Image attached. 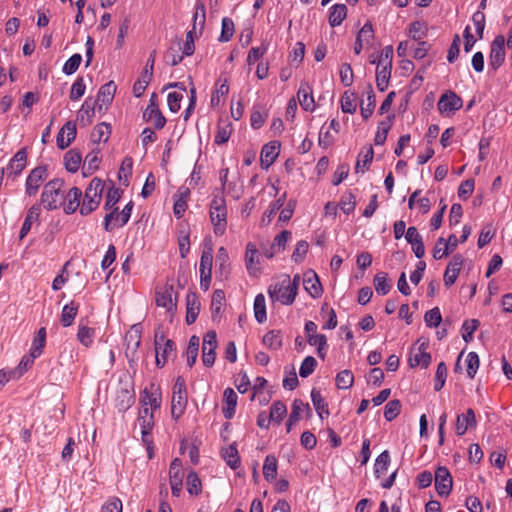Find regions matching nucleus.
Instances as JSON below:
<instances>
[{"mask_svg": "<svg viewBox=\"0 0 512 512\" xmlns=\"http://www.w3.org/2000/svg\"><path fill=\"white\" fill-rule=\"evenodd\" d=\"M95 103L91 99L87 98L78 111L77 120L83 126H87L92 122L95 114Z\"/></svg>", "mask_w": 512, "mask_h": 512, "instance_id": "nucleus-27", "label": "nucleus"}, {"mask_svg": "<svg viewBox=\"0 0 512 512\" xmlns=\"http://www.w3.org/2000/svg\"><path fill=\"white\" fill-rule=\"evenodd\" d=\"M215 86V92L211 96L212 106H218L221 102V98L225 97L229 93V85L227 79H225L223 83L217 82Z\"/></svg>", "mask_w": 512, "mask_h": 512, "instance_id": "nucleus-54", "label": "nucleus"}, {"mask_svg": "<svg viewBox=\"0 0 512 512\" xmlns=\"http://www.w3.org/2000/svg\"><path fill=\"white\" fill-rule=\"evenodd\" d=\"M317 361L313 356H307L301 363L299 374L302 378H307L316 369Z\"/></svg>", "mask_w": 512, "mask_h": 512, "instance_id": "nucleus-60", "label": "nucleus"}, {"mask_svg": "<svg viewBox=\"0 0 512 512\" xmlns=\"http://www.w3.org/2000/svg\"><path fill=\"white\" fill-rule=\"evenodd\" d=\"M41 213V205L36 203L27 211L23 225L20 230L19 238L22 240L31 230L33 223L38 222Z\"/></svg>", "mask_w": 512, "mask_h": 512, "instance_id": "nucleus-25", "label": "nucleus"}, {"mask_svg": "<svg viewBox=\"0 0 512 512\" xmlns=\"http://www.w3.org/2000/svg\"><path fill=\"white\" fill-rule=\"evenodd\" d=\"M82 191L78 187L66 189L65 204H62L66 214L74 213L81 206Z\"/></svg>", "mask_w": 512, "mask_h": 512, "instance_id": "nucleus-22", "label": "nucleus"}, {"mask_svg": "<svg viewBox=\"0 0 512 512\" xmlns=\"http://www.w3.org/2000/svg\"><path fill=\"white\" fill-rule=\"evenodd\" d=\"M356 93L345 91L341 98V109L344 113L354 114L356 112Z\"/></svg>", "mask_w": 512, "mask_h": 512, "instance_id": "nucleus-52", "label": "nucleus"}, {"mask_svg": "<svg viewBox=\"0 0 512 512\" xmlns=\"http://www.w3.org/2000/svg\"><path fill=\"white\" fill-rule=\"evenodd\" d=\"M254 315L259 323H263L267 319L265 297L263 294L256 295L254 299Z\"/></svg>", "mask_w": 512, "mask_h": 512, "instance_id": "nucleus-45", "label": "nucleus"}, {"mask_svg": "<svg viewBox=\"0 0 512 512\" xmlns=\"http://www.w3.org/2000/svg\"><path fill=\"white\" fill-rule=\"evenodd\" d=\"M429 347L428 341H420L418 340L416 342V345H414L410 350L409 355V365L410 367H416L421 366L422 368H427L431 363V355L427 352V349Z\"/></svg>", "mask_w": 512, "mask_h": 512, "instance_id": "nucleus-6", "label": "nucleus"}, {"mask_svg": "<svg viewBox=\"0 0 512 512\" xmlns=\"http://www.w3.org/2000/svg\"><path fill=\"white\" fill-rule=\"evenodd\" d=\"M46 342V329L40 328L33 340L31 351L33 357H39L43 351Z\"/></svg>", "mask_w": 512, "mask_h": 512, "instance_id": "nucleus-47", "label": "nucleus"}, {"mask_svg": "<svg viewBox=\"0 0 512 512\" xmlns=\"http://www.w3.org/2000/svg\"><path fill=\"white\" fill-rule=\"evenodd\" d=\"M392 67L388 66H377L376 71V84L380 91H385L388 87L389 80L391 77Z\"/></svg>", "mask_w": 512, "mask_h": 512, "instance_id": "nucleus-38", "label": "nucleus"}, {"mask_svg": "<svg viewBox=\"0 0 512 512\" xmlns=\"http://www.w3.org/2000/svg\"><path fill=\"white\" fill-rule=\"evenodd\" d=\"M277 468L278 462L276 457L272 454L267 455L263 464V476L268 482L276 479Z\"/></svg>", "mask_w": 512, "mask_h": 512, "instance_id": "nucleus-33", "label": "nucleus"}, {"mask_svg": "<svg viewBox=\"0 0 512 512\" xmlns=\"http://www.w3.org/2000/svg\"><path fill=\"white\" fill-rule=\"evenodd\" d=\"M187 405V393L172 394L171 415L178 420L185 411Z\"/></svg>", "mask_w": 512, "mask_h": 512, "instance_id": "nucleus-28", "label": "nucleus"}, {"mask_svg": "<svg viewBox=\"0 0 512 512\" xmlns=\"http://www.w3.org/2000/svg\"><path fill=\"white\" fill-rule=\"evenodd\" d=\"M104 182L100 178H93L85 190L83 202L80 206L81 215H89L99 206L102 199Z\"/></svg>", "mask_w": 512, "mask_h": 512, "instance_id": "nucleus-3", "label": "nucleus"}, {"mask_svg": "<svg viewBox=\"0 0 512 512\" xmlns=\"http://www.w3.org/2000/svg\"><path fill=\"white\" fill-rule=\"evenodd\" d=\"M187 491L190 495H199L202 491L201 480L197 473L191 470L187 475Z\"/></svg>", "mask_w": 512, "mask_h": 512, "instance_id": "nucleus-51", "label": "nucleus"}, {"mask_svg": "<svg viewBox=\"0 0 512 512\" xmlns=\"http://www.w3.org/2000/svg\"><path fill=\"white\" fill-rule=\"evenodd\" d=\"M340 209L345 214H350L354 211L356 206V198L351 192L344 193L339 203Z\"/></svg>", "mask_w": 512, "mask_h": 512, "instance_id": "nucleus-59", "label": "nucleus"}, {"mask_svg": "<svg viewBox=\"0 0 512 512\" xmlns=\"http://www.w3.org/2000/svg\"><path fill=\"white\" fill-rule=\"evenodd\" d=\"M76 125L72 121H68L60 129L56 137V143L59 149L67 148L76 137Z\"/></svg>", "mask_w": 512, "mask_h": 512, "instance_id": "nucleus-19", "label": "nucleus"}, {"mask_svg": "<svg viewBox=\"0 0 512 512\" xmlns=\"http://www.w3.org/2000/svg\"><path fill=\"white\" fill-rule=\"evenodd\" d=\"M311 400H312V403L314 405V408H315L317 414L319 415V417L321 419L329 416V410H328L327 403L325 402L324 398L321 395V392L318 389H316V388L312 389Z\"/></svg>", "mask_w": 512, "mask_h": 512, "instance_id": "nucleus-31", "label": "nucleus"}, {"mask_svg": "<svg viewBox=\"0 0 512 512\" xmlns=\"http://www.w3.org/2000/svg\"><path fill=\"white\" fill-rule=\"evenodd\" d=\"M64 162L67 171L77 172L82 162L81 153L75 149L69 150L64 156Z\"/></svg>", "mask_w": 512, "mask_h": 512, "instance_id": "nucleus-36", "label": "nucleus"}, {"mask_svg": "<svg viewBox=\"0 0 512 512\" xmlns=\"http://www.w3.org/2000/svg\"><path fill=\"white\" fill-rule=\"evenodd\" d=\"M237 399L238 396L232 388L228 387L224 390V406L222 407V412L226 419H232L234 417Z\"/></svg>", "mask_w": 512, "mask_h": 512, "instance_id": "nucleus-26", "label": "nucleus"}, {"mask_svg": "<svg viewBox=\"0 0 512 512\" xmlns=\"http://www.w3.org/2000/svg\"><path fill=\"white\" fill-rule=\"evenodd\" d=\"M476 426V417L473 409H467L465 414L457 416L456 420V434L462 436L466 433L468 428Z\"/></svg>", "mask_w": 512, "mask_h": 512, "instance_id": "nucleus-24", "label": "nucleus"}, {"mask_svg": "<svg viewBox=\"0 0 512 512\" xmlns=\"http://www.w3.org/2000/svg\"><path fill=\"white\" fill-rule=\"evenodd\" d=\"M213 255L212 249L204 250L200 259V287L204 291H207L211 283V271H212Z\"/></svg>", "mask_w": 512, "mask_h": 512, "instance_id": "nucleus-13", "label": "nucleus"}, {"mask_svg": "<svg viewBox=\"0 0 512 512\" xmlns=\"http://www.w3.org/2000/svg\"><path fill=\"white\" fill-rule=\"evenodd\" d=\"M268 294L272 301L280 302L283 305H291L297 296L295 286L290 287L289 275H285L280 282L270 285Z\"/></svg>", "mask_w": 512, "mask_h": 512, "instance_id": "nucleus-4", "label": "nucleus"}, {"mask_svg": "<svg viewBox=\"0 0 512 512\" xmlns=\"http://www.w3.org/2000/svg\"><path fill=\"white\" fill-rule=\"evenodd\" d=\"M374 151L372 146H369L365 153H360L359 158L355 165L356 173H364L369 169V166L373 160Z\"/></svg>", "mask_w": 512, "mask_h": 512, "instance_id": "nucleus-43", "label": "nucleus"}, {"mask_svg": "<svg viewBox=\"0 0 512 512\" xmlns=\"http://www.w3.org/2000/svg\"><path fill=\"white\" fill-rule=\"evenodd\" d=\"M280 152V143L277 141H272L268 144H265L261 150L260 162L263 168H269L276 158L278 157Z\"/></svg>", "mask_w": 512, "mask_h": 512, "instance_id": "nucleus-21", "label": "nucleus"}, {"mask_svg": "<svg viewBox=\"0 0 512 512\" xmlns=\"http://www.w3.org/2000/svg\"><path fill=\"white\" fill-rule=\"evenodd\" d=\"M156 365L163 367L168 356L175 351V343L170 339H165L164 335L155 333Z\"/></svg>", "mask_w": 512, "mask_h": 512, "instance_id": "nucleus-9", "label": "nucleus"}, {"mask_svg": "<svg viewBox=\"0 0 512 512\" xmlns=\"http://www.w3.org/2000/svg\"><path fill=\"white\" fill-rule=\"evenodd\" d=\"M462 105V99L452 91L444 93L437 104L439 112L447 115L459 110Z\"/></svg>", "mask_w": 512, "mask_h": 512, "instance_id": "nucleus-16", "label": "nucleus"}, {"mask_svg": "<svg viewBox=\"0 0 512 512\" xmlns=\"http://www.w3.org/2000/svg\"><path fill=\"white\" fill-rule=\"evenodd\" d=\"M133 209V203L130 201L125 205L121 212H118V208L115 207L112 211L107 213L104 217V228L106 231H111L113 229L111 222L115 221V224L122 227L124 226L130 219L131 213Z\"/></svg>", "mask_w": 512, "mask_h": 512, "instance_id": "nucleus-11", "label": "nucleus"}, {"mask_svg": "<svg viewBox=\"0 0 512 512\" xmlns=\"http://www.w3.org/2000/svg\"><path fill=\"white\" fill-rule=\"evenodd\" d=\"M424 321L428 327H437L442 321V316L438 307L432 308L424 315Z\"/></svg>", "mask_w": 512, "mask_h": 512, "instance_id": "nucleus-63", "label": "nucleus"}, {"mask_svg": "<svg viewBox=\"0 0 512 512\" xmlns=\"http://www.w3.org/2000/svg\"><path fill=\"white\" fill-rule=\"evenodd\" d=\"M186 302V323L191 325L196 321L198 317L200 311V302L198 301L197 296L193 293L187 295Z\"/></svg>", "mask_w": 512, "mask_h": 512, "instance_id": "nucleus-29", "label": "nucleus"}, {"mask_svg": "<svg viewBox=\"0 0 512 512\" xmlns=\"http://www.w3.org/2000/svg\"><path fill=\"white\" fill-rule=\"evenodd\" d=\"M452 476L446 467L440 466L435 471V488L439 496L446 497L452 489Z\"/></svg>", "mask_w": 512, "mask_h": 512, "instance_id": "nucleus-15", "label": "nucleus"}, {"mask_svg": "<svg viewBox=\"0 0 512 512\" xmlns=\"http://www.w3.org/2000/svg\"><path fill=\"white\" fill-rule=\"evenodd\" d=\"M143 118L145 121H152L156 129H162L166 124V118L159 109H146Z\"/></svg>", "mask_w": 512, "mask_h": 512, "instance_id": "nucleus-42", "label": "nucleus"}, {"mask_svg": "<svg viewBox=\"0 0 512 512\" xmlns=\"http://www.w3.org/2000/svg\"><path fill=\"white\" fill-rule=\"evenodd\" d=\"M142 326L134 324L125 335V356L128 359L130 367L134 366L139 360L138 349L141 344Z\"/></svg>", "mask_w": 512, "mask_h": 512, "instance_id": "nucleus-5", "label": "nucleus"}, {"mask_svg": "<svg viewBox=\"0 0 512 512\" xmlns=\"http://www.w3.org/2000/svg\"><path fill=\"white\" fill-rule=\"evenodd\" d=\"M354 383V376L350 370H342L336 376V386L339 389H349Z\"/></svg>", "mask_w": 512, "mask_h": 512, "instance_id": "nucleus-55", "label": "nucleus"}, {"mask_svg": "<svg viewBox=\"0 0 512 512\" xmlns=\"http://www.w3.org/2000/svg\"><path fill=\"white\" fill-rule=\"evenodd\" d=\"M27 162V153L26 149L22 148L16 152L13 158L10 160L6 169L2 170V173L5 171L9 176L16 177L21 174V172L26 167Z\"/></svg>", "mask_w": 512, "mask_h": 512, "instance_id": "nucleus-17", "label": "nucleus"}, {"mask_svg": "<svg viewBox=\"0 0 512 512\" xmlns=\"http://www.w3.org/2000/svg\"><path fill=\"white\" fill-rule=\"evenodd\" d=\"M347 16V7L345 4H335L331 7L329 14V24L332 27L341 25Z\"/></svg>", "mask_w": 512, "mask_h": 512, "instance_id": "nucleus-34", "label": "nucleus"}, {"mask_svg": "<svg viewBox=\"0 0 512 512\" xmlns=\"http://www.w3.org/2000/svg\"><path fill=\"white\" fill-rule=\"evenodd\" d=\"M178 245L181 258H185L190 250L189 231L187 229L179 231Z\"/></svg>", "mask_w": 512, "mask_h": 512, "instance_id": "nucleus-58", "label": "nucleus"}, {"mask_svg": "<svg viewBox=\"0 0 512 512\" xmlns=\"http://www.w3.org/2000/svg\"><path fill=\"white\" fill-rule=\"evenodd\" d=\"M95 337V330L87 327L82 322L79 323L77 339L85 347H89L93 343Z\"/></svg>", "mask_w": 512, "mask_h": 512, "instance_id": "nucleus-41", "label": "nucleus"}, {"mask_svg": "<svg viewBox=\"0 0 512 512\" xmlns=\"http://www.w3.org/2000/svg\"><path fill=\"white\" fill-rule=\"evenodd\" d=\"M141 403L145 407H149L152 410H156L160 408L161 405V394L157 391L155 392H148L147 390L144 391V395L141 398Z\"/></svg>", "mask_w": 512, "mask_h": 512, "instance_id": "nucleus-48", "label": "nucleus"}, {"mask_svg": "<svg viewBox=\"0 0 512 512\" xmlns=\"http://www.w3.org/2000/svg\"><path fill=\"white\" fill-rule=\"evenodd\" d=\"M48 172L46 166L35 167L28 175L25 185V192L29 196H34L38 192L41 184L47 179Z\"/></svg>", "mask_w": 512, "mask_h": 512, "instance_id": "nucleus-12", "label": "nucleus"}, {"mask_svg": "<svg viewBox=\"0 0 512 512\" xmlns=\"http://www.w3.org/2000/svg\"><path fill=\"white\" fill-rule=\"evenodd\" d=\"M115 92L116 85L113 81H109L100 87L96 100V102H101L99 109H101L102 105H108L113 101Z\"/></svg>", "mask_w": 512, "mask_h": 512, "instance_id": "nucleus-30", "label": "nucleus"}, {"mask_svg": "<svg viewBox=\"0 0 512 512\" xmlns=\"http://www.w3.org/2000/svg\"><path fill=\"white\" fill-rule=\"evenodd\" d=\"M225 303V293L223 290L217 289L213 292L211 301L212 317L219 316Z\"/></svg>", "mask_w": 512, "mask_h": 512, "instance_id": "nucleus-50", "label": "nucleus"}, {"mask_svg": "<svg viewBox=\"0 0 512 512\" xmlns=\"http://www.w3.org/2000/svg\"><path fill=\"white\" fill-rule=\"evenodd\" d=\"M66 187L64 180L55 178L44 185L41 204L46 210H56L65 204Z\"/></svg>", "mask_w": 512, "mask_h": 512, "instance_id": "nucleus-1", "label": "nucleus"}, {"mask_svg": "<svg viewBox=\"0 0 512 512\" xmlns=\"http://www.w3.org/2000/svg\"><path fill=\"white\" fill-rule=\"evenodd\" d=\"M257 253H258V251L255 248V246L253 244L249 243L247 245V249H246L245 260H246V268L250 275H256L260 271V268L258 266L259 261H255V257L257 256Z\"/></svg>", "mask_w": 512, "mask_h": 512, "instance_id": "nucleus-35", "label": "nucleus"}, {"mask_svg": "<svg viewBox=\"0 0 512 512\" xmlns=\"http://www.w3.org/2000/svg\"><path fill=\"white\" fill-rule=\"evenodd\" d=\"M111 135V126L106 122H102L93 128L91 140L93 143L107 142Z\"/></svg>", "mask_w": 512, "mask_h": 512, "instance_id": "nucleus-32", "label": "nucleus"}, {"mask_svg": "<svg viewBox=\"0 0 512 512\" xmlns=\"http://www.w3.org/2000/svg\"><path fill=\"white\" fill-rule=\"evenodd\" d=\"M367 103L364 105V103L361 104L360 110L362 117L366 120L368 119L374 112V108L376 105V99L375 94L373 92V88L371 84H368L367 86Z\"/></svg>", "mask_w": 512, "mask_h": 512, "instance_id": "nucleus-40", "label": "nucleus"}, {"mask_svg": "<svg viewBox=\"0 0 512 512\" xmlns=\"http://www.w3.org/2000/svg\"><path fill=\"white\" fill-rule=\"evenodd\" d=\"M178 294L174 291L173 285H165L156 291V305L163 307L167 312L174 314L177 307Z\"/></svg>", "mask_w": 512, "mask_h": 512, "instance_id": "nucleus-7", "label": "nucleus"}, {"mask_svg": "<svg viewBox=\"0 0 512 512\" xmlns=\"http://www.w3.org/2000/svg\"><path fill=\"white\" fill-rule=\"evenodd\" d=\"M297 97L301 107L305 111H314L315 101L313 97V90L310 84L306 81L301 82L297 92Z\"/></svg>", "mask_w": 512, "mask_h": 512, "instance_id": "nucleus-20", "label": "nucleus"}, {"mask_svg": "<svg viewBox=\"0 0 512 512\" xmlns=\"http://www.w3.org/2000/svg\"><path fill=\"white\" fill-rule=\"evenodd\" d=\"M78 305L71 301L69 304H66L61 313V323L64 327H68L72 325L74 319L78 312Z\"/></svg>", "mask_w": 512, "mask_h": 512, "instance_id": "nucleus-39", "label": "nucleus"}, {"mask_svg": "<svg viewBox=\"0 0 512 512\" xmlns=\"http://www.w3.org/2000/svg\"><path fill=\"white\" fill-rule=\"evenodd\" d=\"M183 477L184 472L181 460L179 458H175L172 460L169 468V482L172 495L175 497H179L181 494Z\"/></svg>", "mask_w": 512, "mask_h": 512, "instance_id": "nucleus-14", "label": "nucleus"}, {"mask_svg": "<svg viewBox=\"0 0 512 512\" xmlns=\"http://www.w3.org/2000/svg\"><path fill=\"white\" fill-rule=\"evenodd\" d=\"M390 463V455L388 451H383L376 459L375 462V476L380 478L385 475Z\"/></svg>", "mask_w": 512, "mask_h": 512, "instance_id": "nucleus-49", "label": "nucleus"}, {"mask_svg": "<svg viewBox=\"0 0 512 512\" xmlns=\"http://www.w3.org/2000/svg\"><path fill=\"white\" fill-rule=\"evenodd\" d=\"M464 259L461 254H455L453 255L452 259L450 260L446 271L444 273V284L445 286L449 287L453 285L459 275V272L462 268Z\"/></svg>", "mask_w": 512, "mask_h": 512, "instance_id": "nucleus-18", "label": "nucleus"}, {"mask_svg": "<svg viewBox=\"0 0 512 512\" xmlns=\"http://www.w3.org/2000/svg\"><path fill=\"white\" fill-rule=\"evenodd\" d=\"M505 55V37L497 35L490 46L489 67L497 71L504 63Z\"/></svg>", "mask_w": 512, "mask_h": 512, "instance_id": "nucleus-8", "label": "nucleus"}, {"mask_svg": "<svg viewBox=\"0 0 512 512\" xmlns=\"http://www.w3.org/2000/svg\"><path fill=\"white\" fill-rule=\"evenodd\" d=\"M217 346L216 332L213 330L208 331L203 338L202 344V361L205 366L211 367L214 364Z\"/></svg>", "mask_w": 512, "mask_h": 512, "instance_id": "nucleus-10", "label": "nucleus"}, {"mask_svg": "<svg viewBox=\"0 0 512 512\" xmlns=\"http://www.w3.org/2000/svg\"><path fill=\"white\" fill-rule=\"evenodd\" d=\"M287 413V408L285 404L281 401H275L270 408V414L269 418L276 422L277 424H280L283 420L284 416Z\"/></svg>", "mask_w": 512, "mask_h": 512, "instance_id": "nucleus-53", "label": "nucleus"}, {"mask_svg": "<svg viewBox=\"0 0 512 512\" xmlns=\"http://www.w3.org/2000/svg\"><path fill=\"white\" fill-rule=\"evenodd\" d=\"M224 459L226 460V463L232 468L236 469L240 465V457L238 455V451L234 446H229L224 454Z\"/></svg>", "mask_w": 512, "mask_h": 512, "instance_id": "nucleus-62", "label": "nucleus"}, {"mask_svg": "<svg viewBox=\"0 0 512 512\" xmlns=\"http://www.w3.org/2000/svg\"><path fill=\"white\" fill-rule=\"evenodd\" d=\"M303 285L311 297L318 298L322 295L323 289L315 272L309 271L304 274Z\"/></svg>", "mask_w": 512, "mask_h": 512, "instance_id": "nucleus-23", "label": "nucleus"}, {"mask_svg": "<svg viewBox=\"0 0 512 512\" xmlns=\"http://www.w3.org/2000/svg\"><path fill=\"white\" fill-rule=\"evenodd\" d=\"M134 402L133 392L127 388H120L117 390L116 406L120 411L127 410Z\"/></svg>", "mask_w": 512, "mask_h": 512, "instance_id": "nucleus-37", "label": "nucleus"}, {"mask_svg": "<svg viewBox=\"0 0 512 512\" xmlns=\"http://www.w3.org/2000/svg\"><path fill=\"white\" fill-rule=\"evenodd\" d=\"M263 344L269 349L278 350L282 347V337L279 331L271 330L263 336Z\"/></svg>", "mask_w": 512, "mask_h": 512, "instance_id": "nucleus-44", "label": "nucleus"}, {"mask_svg": "<svg viewBox=\"0 0 512 512\" xmlns=\"http://www.w3.org/2000/svg\"><path fill=\"white\" fill-rule=\"evenodd\" d=\"M356 38L362 43L370 45L372 40L374 39V30L372 24L370 22H366L358 32Z\"/></svg>", "mask_w": 512, "mask_h": 512, "instance_id": "nucleus-61", "label": "nucleus"}, {"mask_svg": "<svg viewBox=\"0 0 512 512\" xmlns=\"http://www.w3.org/2000/svg\"><path fill=\"white\" fill-rule=\"evenodd\" d=\"M100 512H122V502L117 497H110L101 507Z\"/></svg>", "mask_w": 512, "mask_h": 512, "instance_id": "nucleus-64", "label": "nucleus"}, {"mask_svg": "<svg viewBox=\"0 0 512 512\" xmlns=\"http://www.w3.org/2000/svg\"><path fill=\"white\" fill-rule=\"evenodd\" d=\"M401 402L397 399H394V400H391L389 401L386 405H385V409H384V417L387 421H392L394 420L399 414H400V411H401Z\"/></svg>", "mask_w": 512, "mask_h": 512, "instance_id": "nucleus-57", "label": "nucleus"}, {"mask_svg": "<svg viewBox=\"0 0 512 512\" xmlns=\"http://www.w3.org/2000/svg\"><path fill=\"white\" fill-rule=\"evenodd\" d=\"M209 216L215 235H224L227 229V206L225 198L219 191H217V193H213Z\"/></svg>", "mask_w": 512, "mask_h": 512, "instance_id": "nucleus-2", "label": "nucleus"}, {"mask_svg": "<svg viewBox=\"0 0 512 512\" xmlns=\"http://www.w3.org/2000/svg\"><path fill=\"white\" fill-rule=\"evenodd\" d=\"M286 200V193L282 194L277 200L273 201L269 208L264 212L262 221H265L267 218L268 222L271 221L272 217L276 215V213L283 207Z\"/></svg>", "mask_w": 512, "mask_h": 512, "instance_id": "nucleus-56", "label": "nucleus"}, {"mask_svg": "<svg viewBox=\"0 0 512 512\" xmlns=\"http://www.w3.org/2000/svg\"><path fill=\"white\" fill-rule=\"evenodd\" d=\"M374 287L378 294L386 295L391 289V285L388 283V275L385 272H379L374 277Z\"/></svg>", "mask_w": 512, "mask_h": 512, "instance_id": "nucleus-46", "label": "nucleus"}]
</instances>
